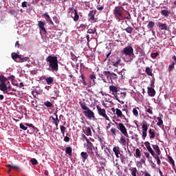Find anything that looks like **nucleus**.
Instances as JSON below:
<instances>
[{
	"label": "nucleus",
	"mask_w": 176,
	"mask_h": 176,
	"mask_svg": "<svg viewBox=\"0 0 176 176\" xmlns=\"http://www.w3.org/2000/svg\"><path fill=\"white\" fill-rule=\"evenodd\" d=\"M9 80H14V76L12 75L7 78L3 76H0V90L3 91L4 94L12 95L13 93L9 92L12 90V86L10 85V82Z\"/></svg>",
	"instance_id": "obj_1"
},
{
	"label": "nucleus",
	"mask_w": 176,
	"mask_h": 176,
	"mask_svg": "<svg viewBox=\"0 0 176 176\" xmlns=\"http://www.w3.org/2000/svg\"><path fill=\"white\" fill-rule=\"evenodd\" d=\"M45 61L48 65V71H51V72H57L58 71V59H57V56H48Z\"/></svg>",
	"instance_id": "obj_2"
},
{
	"label": "nucleus",
	"mask_w": 176,
	"mask_h": 176,
	"mask_svg": "<svg viewBox=\"0 0 176 176\" xmlns=\"http://www.w3.org/2000/svg\"><path fill=\"white\" fill-rule=\"evenodd\" d=\"M80 107L81 109H83L82 113L85 115V117L89 119V120H94L96 119V116L94 115V112L87 107V104L86 102H79Z\"/></svg>",
	"instance_id": "obj_3"
},
{
	"label": "nucleus",
	"mask_w": 176,
	"mask_h": 176,
	"mask_svg": "<svg viewBox=\"0 0 176 176\" xmlns=\"http://www.w3.org/2000/svg\"><path fill=\"white\" fill-rule=\"evenodd\" d=\"M126 9L127 8H124V7L122 6L115 7L113 13L116 20H118V21H122V20H124V12H127L128 14H129V11H127Z\"/></svg>",
	"instance_id": "obj_4"
},
{
	"label": "nucleus",
	"mask_w": 176,
	"mask_h": 176,
	"mask_svg": "<svg viewBox=\"0 0 176 176\" xmlns=\"http://www.w3.org/2000/svg\"><path fill=\"white\" fill-rule=\"evenodd\" d=\"M122 54H124L126 57H133L134 56V48L133 45H129L126 47H124L122 51Z\"/></svg>",
	"instance_id": "obj_5"
},
{
	"label": "nucleus",
	"mask_w": 176,
	"mask_h": 176,
	"mask_svg": "<svg viewBox=\"0 0 176 176\" xmlns=\"http://www.w3.org/2000/svg\"><path fill=\"white\" fill-rule=\"evenodd\" d=\"M115 124H116L118 130H120V133H122V134H123V135H124L126 138H129V133H127V129H126V126H124V124H123V123L115 122Z\"/></svg>",
	"instance_id": "obj_6"
},
{
	"label": "nucleus",
	"mask_w": 176,
	"mask_h": 176,
	"mask_svg": "<svg viewBox=\"0 0 176 176\" xmlns=\"http://www.w3.org/2000/svg\"><path fill=\"white\" fill-rule=\"evenodd\" d=\"M96 109L98 111V113L99 116H102V118H104L106 120H109V122H111V120H109V117L107 115V110L105 109H102L100 107V105H96Z\"/></svg>",
	"instance_id": "obj_7"
},
{
	"label": "nucleus",
	"mask_w": 176,
	"mask_h": 176,
	"mask_svg": "<svg viewBox=\"0 0 176 176\" xmlns=\"http://www.w3.org/2000/svg\"><path fill=\"white\" fill-rule=\"evenodd\" d=\"M111 63L113 67H118L120 65V63H122V58L118 56V55H114L112 56Z\"/></svg>",
	"instance_id": "obj_8"
},
{
	"label": "nucleus",
	"mask_w": 176,
	"mask_h": 176,
	"mask_svg": "<svg viewBox=\"0 0 176 176\" xmlns=\"http://www.w3.org/2000/svg\"><path fill=\"white\" fill-rule=\"evenodd\" d=\"M87 32V34H90V35L87 34L86 36L87 41L89 42L90 39H93V36L94 34H97V29H96V28H91L88 29Z\"/></svg>",
	"instance_id": "obj_9"
},
{
	"label": "nucleus",
	"mask_w": 176,
	"mask_h": 176,
	"mask_svg": "<svg viewBox=\"0 0 176 176\" xmlns=\"http://www.w3.org/2000/svg\"><path fill=\"white\" fill-rule=\"evenodd\" d=\"M56 118L50 116V119L52 120L53 124L56 126V130H58V123H60V120L58 119V116L57 115V111L54 113Z\"/></svg>",
	"instance_id": "obj_10"
},
{
	"label": "nucleus",
	"mask_w": 176,
	"mask_h": 176,
	"mask_svg": "<svg viewBox=\"0 0 176 176\" xmlns=\"http://www.w3.org/2000/svg\"><path fill=\"white\" fill-rule=\"evenodd\" d=\"M136 54H138L140 58H144L145 57V51L141 47L138 46L135 49Z\"/></svg>",
	"instance_id": "obj_11"
},
{
	"label": "nucleus",
	"mask_w": 176,
	"mask_h": 176,
	"mask_svg": "<svg viewBox=\"0 0 176 176\" xmlns=\"http://www.w3.org/2000/svg\"><path fill=\"white\" fill-rule=\"evenodd\" d=\"M38 25L40 31H43V33L47 34V31H46V28H45V26L46 25V22L38 21Z\"/></svg>",
	"instance_id": "obj_12"
},
{
	"label": "nucleus",
	"mask_w": 176,
	"mask_h": 176,
	"mask_svg": "<svg viewBox=\"0 0 176 176\" xmlns=\"http://www.w3.org/2000/svg\"><path fill=\"white\" fill-rule=\"evenodd\" d=\"M42 16L45 17L47 23H48L50 25H54V23H53V21H52V18H50V16L49 14H47V12L43 14Z\"/></svg>",
	"instance_id": "obj_13"
},
{
	"label": "nucleus",
	"mask_w": 176,
	"mask_h": 176,
	"mask_svg": "<svg viewBox=\"0 0 176 176\" xmlns=\"http://www.w3.org/2000/svg\"><path fill=\"white\" fill-rule=\"evenodd\" d=\"M144 145L149 153H151L152 156H155V151H153L152 147H151V143H149V142H145Z\"/></svg>",
	"instance_id": "obj_14"
},
{
	"label": "nucleus",
	"mask_w": 176,
	"mask_h": 176,
	"mask_svg": "<svg viewBox=\"0 0 176 176\" xmlns=\"http://www.w3.org/2000/svg\"><path fill=\"white\" fill-rule=\"evenodd\" d=\"M111 111H113V112H116V115L117 118H124V115H123L122 110H120L119 109L112 108Z\"/></svg>",
	"instance_id": "obj_15"
},
{
	"label": "nucleus",
	"mask_w": 176,
	"mask_h": 176,
	"mask_svg": "<svg viewBox=\"0 0 176 176\" xmlns=\"http://www.w3.org/2000/svg\"><path fill=\"white\" fill-rule=\"evenodd\" d=\"M6 167H8L10 168L8 171V174H10V171H12V170H15V171H20V167H19L16 165L8 164V165H6Z\"/></svg>",
	"instance_id": "obj_16"
},
{
	"label": "nucleus",
	"mask_w": 176,
	"mask_h": 176,
	"mask_svg": "<svg viewBox=\"0 0 176 176\" xmlns=\"http://www.w3.org/2000/svg\"><path fill=\"white\" fill-rule=\"evenodd\" d=\"M113 152H114L117 159H119V155H120V156H122V154H120V147H119V146H114L113 148Z\"/></svg>",
	"instance_id": "obj_17"
},
{
	"label": "nucleus",
	"mask_w": 176,
	"mask_h": 176,
	"mask_svg": "<svg viewBox=\"0 0 176 176\" xmlns=\"http://www.w3.org/2000/svg\"><path fill=\"white\" fill-rule=\"evenodd\" d=\"M148 94L150 96V97H155L156 96V91H155V89L152 88V87H148Z\"/></svg>",
	"instance_id": "obj_18"
},
{
	"label": "nucleus",
	"mask_w": 176,
	"mask_h": 176,
	"mask_svg": "<svg viewBox=\"0 0 176 176\" xmlns=\"http://www.w3.org/2000/svg\"><path fill=\"white\" fill-rule=\"evenodd\" d=\"M90 81V86H96V79H97V77L96 76V74H92L89 76Z\"/></svg>",
	"instance_id": "obj_19"
},
{
	"label": "nucleus",
	"mask_w": 176,
	"mask_h": 176,
	"mask_svg": "<svg viewBox=\"0 0 176 176\" xmlns=\"http://www.w3.org/2000/svg\"><path fill=\"white\" fill-rule=\"evenodd\" d=\"M109 91L112 92L113 96L118 94V87L115 85H110L109 87Z\"/></svg>",
	"instance_id": "obj_20"
},
{
	"label": "nucleus",
	"mask_w": 176,
	"mask_h": 176,
	"mask_svg": "<svg viewBox=\"0 0 176 176\" xmlns=\"http://www.w3.org/2000/svg\"><path fill=\"white\" fill-rule=\"evenodd\" d=\"M129 171L131 172V175L132 176H138V170L135 167L129 168Z\"/></svg>",
	"instance_id": "obj_21"
},
{
	"label": "nucleus",
	"mask_w": 176,
	"mask_h": 176,
	"mask_svg": "<svg viewBox=\"0 0 176 176\" xmlns=\"http://www.w3.org/2000/svg\"><path fill=\"white\" fill-rule=\"evenodd\" d=\"M153 149H154L155 153H157V156H160L162 155V151H160V148H159V146L157 144H152Z\"/></svg>",
	"instance_id": "obj_22"
},
{
	"label": "nucleus",
	"mask_w": 176,
	"mask_h": 176,
	"mask_svg": "<svg viewBox=\"0 0 176 176\" xmlns=\"http://www.w3.org/2000/svg\"><path fill=\"white\" fill-rule=\"evenodd\" d=\"M80 156H81L82 162L83 163H85L86 162L87 159L89 158V154H87V153H86V152H82L80 153Z\"/></svg>",
	"instance_id": "obj_23"
},
{
	"label": "nucleus",
	"mask_w": 176,
	"mask_h": 176,
	"mask_svg": "<svg viewBox=\"0 0 176 176\" xmlns=\"http://www.w3.org/2000/svg\"><path fill=\"white\" fill-rule=\"evenodd\" d=\"M87 147L88 148V149H89V151H91V155H93L94 153V152H93V148H94V146H93V143H91V142H90V140H87Z\"/></svg>",
	"instance_id": "obj_24"
},
{
	"label": "nucleus",
	"mask_w": 176,
	"mask_h": 176,
	"mask_svg": "<svg viewBox=\"0 0 176 176\" xmlns=\"http://www.w3.org/2000/svg\"><path fill=\"white\" fill-rule=\"evenodd\" d=\"M157 119L158 120L157 125L162 126V124H163V114L160 113Z\"/></svg>",
	"instance_id": "obj_25"
},
{
	"label": "nucleus",
	"mask_w": 176,
	"mask_h": 176,
	"mask_svg": "<svg viewBox=\"0 0 176 176\" xmlns=\"http://www.w3.org/2000/svg\"><path fill=\"white\" fill-rule=\"evenodd\" d=\"M85 135L87 137H91L92 134H91V128L89 127V126H85Z\"/></svg>",
	"instance_id": "obj_26"
},
{
	"label": "nucleus",
	"mask_w": 176,
	"mask_h": 176,
	"mask_svg": "<svg viewBox=\"0 0 176 176\" xmlns=\"http://www.w3.org/2000/svg\"><path fill=\"white\" fill-rule=\"evenodd\" d=\"M170 65H168V72H173V69L175 67V62L174 60H170Z\"/></svg>",
	"instance_id": "obj_27"
},
{
	"label": "nucleus",
	"mask_w": 176,
	"mask_h": 176,
	"mask_svg": "<svg viewBox=\"0 0 176 176\" xmlns=\"http://www.w3.org/2000/svg\"><path fill=\"white\" fill-rule=\"evenodd\" d=\"M45 81L47 85H53L54 83V78L53 77H47L45 78Z\"/></svg>",
	"instance_id": "obj_28"
},
{
	"label": "nucleus",
	"mask_w": 176,
	"mask_h": 176,
	"mask_svg": "<svg viewBox=\"0 0 176 176\" xmlns=\"http://www.w3.org/2000/svg\"><path fill=\"white\" fill-rule=\"evenodd\" d=\"M74 16H72L74 21H79V14H78V10H74Z\"/></svg>",
	"instance_id": "obj_29"
},
{
	"label": "nucleus",
	"mask_w": 176,
	"mask_h": 176,
	"mask_svg": "<svg viewBox=\"0 0 176 176\" xmlns=\"http://www.w3.org/2000/svg\"><path fill=\"white\" fill-rule=\"evenodd\" d=\"M103 74H104V76L107 77V79H111V80L112 72H111L109 71H104V72H103Z\"/></svg>",
	"instance_id": "obj_30"
},
{
	"label": "nucleus",
	"mask_w": 176,
	"mask_h": 176,
	"mask_svg": "<svg viewBox=\"0 0 176 176\" xmlns=\"http://www.w3.org/2000/svg\"><path fill=\"white\" fill-rule=\"evenodd\" d=\"M12 58L14 59L16 61V63H19V58H20V55L16 53H12Z\"/></svg>",
	"instance_id": "obj_31"
},
{
	"label": "nucleus",
	"mask_w": 176,
	"mask_h": 176,
	"mask_svg": "<svg viewBox=\"0 0 176 176\" xmlns=\"http://www.w3.org/2000/svg\"><path fill=\"white\" fill-rule=\"evenodd\" d=\"M148 134L150 135V140L155 138V129H150L148 130Z\"/></svg>",
	"instance_id": "obj_32"
},
{
	"label": "nucleus",
	"mask_w": 176,
	"mask_h": 176,
	"mask_svg": "<svg viewBox=\"0 0 176 176\" xmlns=\"http://www.w3.org/2000/svg\"><path fill=\"white\" fill-rule=\"evenodd\" d=\"M96 15V12H94V10L90 11L89 14H88V17L89 19V20H94V16Z\"/></svg>",
	"instance_id": "obj_33"
},
{
	"label": "nucleus",
	"mask_w": 176,
	"mask_h": 176,
	"mask_svg": "<svg viewBox=\"0 0 176 176\" xmlns=\"http://www.w3.org/2000/svg\"><path fill=\"white\" fill-rule=\"evenodd\" d=\"M158 27L162 30H164L165 31H167V24H166V23H160L158 25Z\"/></svg>",
	"instance_id": "obj_34"
},
{
	"label": "nucleus",
	"mask_w": 176,
	"mask_h": 176,
	"mask_svg": "<svg viewBox=\"0 0 176 176\" xmlns=\"http://www.w3.org/2000/svg\"><path fill=\"white\" fill-rule=\"evenodd\" d=\"M170 13H171L170 11L166 10H163L162 11H161V14H162V16H165V17H168V15Z\"/></svg>",
	"instance_id": "obj_35"
},
{
	"label": "nucleus",
	"mask_w": 176,
	"mask_h": 176,
	"mask_svg": "<svg viewBox=\"0 0 176 176\" xmlns=\"http://www.w3.org/2000/svg\"><path fill=\"white\" fill-rule=\"evenodd\" d=\"M145 72L146 74H147V75H148V76H152V78L153 77V73H152V70L151 69V68L146 67Z\"/></svg>",
	"instance_id": "obj_36"
},
{
	"label": "nucleus",
	"mask_w": 176,
	"mask_h": 176,
	"mask_svg": "<svg viewBox=\"0 0 176 176\" xmlns=\"http://www.w3.org/2000/svg\"><path fill=\"white\" fill-rule=\"evenodd\" d=\"M120 144L121 145H122V146H126V139L124 138V137L122 136L120 139Z\"/></svg>",
	"instance_id": "obj_37"
},
{
	"label": "nucleus",
	"mask_w": 176,
	"mask_h": 176,
	"mask_svg": "<svg viewBox=\"0 0 176 176\" xmlns=\"http://www.w3.org/2000/svg\"><path fill=\"white\" fill-rule=\"evenodd\" d=\"M65 153L69 156H72V147H67L65 150Z\"/></svg>",
	"instance_id": "obj_38"
},
{
	"label": "nucleus",
	"mask_w": 176,
	"mask_h": 176,
	"mask_svg": "<svg viewBox=\"0 0 176 176\" xmlns=\"http://www.w3.org/2000/svg\"><path fill=\"white\" fill-rule=\"evenodd\" d=\"M80 78H81L80 82L82 83L84 86H87V82H86V80L85 79V76L83 74H81L80 76Z\"/></svg>",
	"instance_id": "obj_39"
},
{
	"label": "nucleus",
	"mask_w": 176,
	"mask_h": 176,
	"mask_svg": "<svg viewBox=\"0 0 176 176\" xmlns=\"http://www.w3.org/2000/svg\"><path fill=\"white\" fill-rule=\"evenodd\" d=\"M168 163H170V164H171L173 166V167H174V166H175V162H174V160L173 159V157L171 156L168 157Z\"/></svg>",
	"instance_id": "obj_40"
},
{
	"label": "nucleus",
	"mask_w": 176,
	"mask_h": 176,
	"mask_svg": "<svg viewBox=\"0 0 176 176\" xmlns=\"http://www.w3.org/2000/svg\"><path fill=\"white\" fill-rule=\"evenodd\" d=\"M135 157H138V159H141V150L140 148H137L135 150Z\"/></svg>",
	"instance_id": "obj_41"
},
{
	"label": "nucleus",
	"mask_w": 176,
	"mask_h": 176,
	"mask_svg": "<svg viewBox=\"0 0 176 176\" xmlns=\"http://www.w3.org/2000/svg\"><path fill=\"white\" fill-rule=\"evenodd\" d=\"M60 133H62L63 137H64L65 135V130H67V128L63 125H60Z\"/></svg>",
	"instance_id": "obj_42"
},
{
	"label": "nucleus",
	"mask_w": 176,
	"mask_h": 176,
	"mask_svg": "<svg viewBox=\"0 0 176 176\" xmlns=\"http://www.w3.org/2000/svg\"><path fill=\"white\" fill-rule=\"evenodd\" d=\"M110 131H111V134L115 136H116L117 133H119V131H118V129H116V128H115V127L111 128Z\"/></svg>",
	"instance_id": "obj_43"
},
{
	"label": "nucleus",
	"mask_w": 176,
	"mask_h": 176,
	"mask_svg": "<svg viewBox=\"0 0 176 176\" xmlns=\"http://www.w3.org/2000/svg\"><path fill=\"white\" fill-rule=\"evenodd\" d=\"M153 157H154V159H155V160L157 161V164H158V166H160V164L162 162L160 161V158L159 157V155L154 154V156H153Z\"/></svg>",
	"instance_id": "obj_44"
},
{
	"label": "nucleus",
	"mask_w": 176,
	"mask_h": 176,
	"mask_svg": "<svg viewBox=\"0 0 176 176\" xmlns=\"http://www.w3.org/2000/svg\"><path fill=\"white\" fill-rule=\"evenodd\" d=\"M145 111L150 115H153V111H152V107H145Z\"/></svg>",
	"instance_id": "obj_45"
},
{
	"label": "nucleus",
	"mask_w": 176,
	"mask_h": 176,
	"mask_svg": "<svg viewBox=\"0 0 176 176\" xmlns=\"http://www.w3.org/2000/svg\"><path fill=\"white\" fill-rule=\"evenodd\" d=\"M44 105L47 107V108H52V107H53V103L47 100L44 102Z\"/></svg>",
	"instance_id": "obj_46"
},
{
	"label": "nucleus",
	"mask_w": 176,
	"mask_h": 176,
	"mask_svg": "<svg viewBox=\"0 0 176 176\" xmlns=\"http://www.w3.org/2000/svg\"><path fill=\"white\" fill-rule=\"evenodd\" d=\"M153 27H155V22L151 21L147 25V28H148L149 30H152V28H153Z\"/></svg>",
	"instance_id": "obj_47"
},
{
	"label": "nucleus",
	"mask_w": 176,
	"mask_h": 176,
	"mask_svg": "<svg viewBox=\"0 0 176 176\" xmlns=\"http://www.w3.org/2000/svg\"><path fill=\"white\" fill-rule=\"evenodd\" d=\"M124 31H126L127 34H131L133 32V28H131V26H129L124 29Z\"/></svg>",
	"instance_id": "obj_48"
},
{
	"label": "nucleus",
	"mask_w": 176,
	"mask_h": 176,
	"mask_svg": "<svg viewBox=\"0 0 176 176\" xmlns=\"http://www.w3.org/2000/svg\"><path fill=\"white\" fill-rule=\"evenodd\" d=\"M9 13L10 14H12V16H17L18 13H19V10L16 11L14 10H11L9 11Z\"/></svg>",
	"instance_id": "obj_49"
},
{
	"label": "nucleus",
	"mask_w": 176,
	"mask_h": 176,
	"mask_svg": "<svg viewBox=\"0 0 176 176\" xmlns=\"http://www.w3.org/2000/svg\"><path fill=\"white\" fill-rule=\"evenodd\" d=\"M28 58H24V57L22 58L21 56H20L17 61L18 63H24V61H28Z\"/></svg>",
	"instance_id": "obj_50"
},
{
	"label": "nucleus",
	"mask_w": 176,
	"mask_h": 176,
	"mask_svg": "<svg viewBox=\"0 0 176 176\" xmlns=\"http://www.w3.org/2000/svg\"><path fill=\"white\" fill-rule=\"evenodd\" d=\"M30 162L32 163V164L33 166H36V164H38V160H36V159H35V158H32L30 160Z\"/></svg>",
	"instance_id": "obj_51"
},
{
	"label": "nucleus",
	"mask_w": 176,
	"mask_h": 176,
	"mask_svg": "<svg viewBox=\"0 0 176 176\" xmlns=\"http://www.w3.org/2000/svg\"><path fill=\"white\" fill-rule=\"evenodd\" d=\"M142 131L147 132V131H148V125L144 124L142 126Z\"/></svg>",
	"instance_id": "obj_52"
},
{
	"label": "nucleus",
	"mask_w": 176,
	"mask_h": 176,
	"mask_svg": "<svg viewBox=\"0 0 176 176\" xmlns=\"http://www.w3.org/2000/svg\"><path fill=\"white\" fill-rule=\"evenodd\" d=\"M158 56H159V52H155L151 54V57L152 58H156V57H157Z\"/></svg>",
	"instance_id": "obj_53"
},
{
	"label": "nucleus",
	"mask_w": 176,
	"mask_h": 176,
	"mask_svg": "<svg viewBox=\"0 0 176 176\" xmlns=\"http://www.w3.org/2000/svg\"><path fill=\"white\" fill-rule=\"evenodd\" d=\"M133 113L135 116L138 117V111L137 109L135 108L133 109Z\"/></svg>",
	"instance_id": "obj_54"
},
{
	"label": "nucleus",
	"mask_w": 176,
	"mask_h": 176,
	"mask_svg": "<svg viewBox=\"0 0 176 176\" xmlns=\"http://www.w3.org/2000/svg\"><path fill=\"white\" fill-rule=\"evenodd\" d=\"M113 79H118V75L116 74L111 72V80Z\"/></svg>",
	"instance_id": "obj_55"
},
{
	"label": "nucleus",
	"mask_w": 176,
	"mask_h": 176,
	"mask_svg": "<svg viewBox=\"0 0 176 176\" xmlns=\"http://www.w3.org/2000/svg\"><path fill=\"white\" fill-rule=\"evenodd\" d=\"M136 166L138 168H142V164L140 161L136 162Z\"/></svg>",
	"instance_id": "obj_56"
},
{
	"label": "nucleus",
	"mask_w": 176,
	"mask_h": 176,
	"mask_svg": "<svg viewBox=\"0 0 176 176\" xmlns=\"http://www.w3.org/2000/svg\"><path fill=\"white\" fill-rule=\"evenodd\" d=\"M32 94L34 97V98H36V96L38 94V91H36H36H32Z\"/></svg>",
	"instance_id": "obj_57"
},
{
	"label": "nucleus",
	"mask_w": 176,
	"mask_h": 176,
	"mask_svg": "<svg viewBox=\"0 0 176 176\" xmlns=\"http://www.w3.org/2000/svg\"><path fill=\"white\" fill-rule=\"evenodd\" d=\"M20 129H21L22 130H24V131H25V130H27V126H25L23 124V123H21L20 124Z\"/></svg>",
	"instance_id": "obj_58"
},
{
	"label": "nucleus",
	"mask_w": 176,
	"mask_h": 176,
	"mask_svg": "<svg viewBox=\"0 0 176 176\" xmlns=\"http://www.w3.org/2000/svg\"><path fill=\"white\" fill-rule=\"evenodd\" d=\"M146 135H147L146 132L142 131V140H145L146 138Z\"/></svg>",
	"instance_id": "obj_59"
},
{
	"label": "nucleus",
	"mask_w": 176,
	"mask_h": 176,
	"mask_svg": "<svg viewBox=\"0 0 176 176\" xmlns=\"http://www.w3.org/2000/svg\"><path fill=\"white\" fill-rule=\"evenodd\" d=\"M31 102H32V107H35V108L38 107V104H36V100H32Z\"/></svg>",
	"instance_id": "obj_60"
},
{
	"label": "nucleus",
	"mask_w": 176,
	"mask_h": 176,
	"mask_svg": "<svg viewBox=\"0 0 176 176\" xmlns=\"http://www.w3.org/2000/svg\"><path fill=\"white\" fill-rule=\"evenodd\" d=\"M124 160H126V157L123 155L121 156L120 157V162L121 163H122L123 164H124Z\"/></svg>",
	"instance_id": "obj_61"
},
{
	"label": "nucleus",
	"mask_w": 176,
	"mask_h": 176,
	"mask_svg": "<svg viewBox=\"0 0 176 176\" xmlns=\"http://www.w3.org/2000/svg\"><path fill=\"white\" fill-rule=\"evenodd\" d=\"M79 28H81V30H86V24L82 23V24L80 25Z\"/></svg>",
	"instance_id": "obj_62"
},
{
	"label": "nucleus",
	"mask_w": 176,
	"mask_h": 176,
	"mask_svg": "<svg viewBox=\"0 0 176 176\" xmlns=\"http://www.w3.org/2000/svg\"><path fill=\"white\" fill-rule=\"evenodd\" d=\"M69 137L65 136L63 139V141H65V142H69Z\"/></svg>",
	"instance_id": "obj_63"
},
{
	"label": "nucleus",
	"mask_w": 176,
	"mask_h": 176,
	"mask_svg": "<svg viewBox=\"0 0 176 176\" xmlns=\"http://www.w3.org/2000/svg\"><path fill=\"white\" fill-rule=\"evenodd\" d=\"M100 164L101 168H102V170H104V168L105 167V163H104L102 162H100Z\"/></svg>",
	"instance_id": "obj_64"
}]
</instances>
